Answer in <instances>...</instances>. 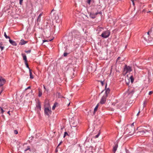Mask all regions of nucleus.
I'll list each match as a JSON object with an SVG mask.
<instances>
[{"label":"nucleus","mask_w":153,"mask_h":153,"mask_svg":"<svg viewBox=\"0 0 153 153\" xmlns=\"http://www.w3.org/2000/svg\"><path fill=\"white\" fill-rule=\"evenodd\" d=\"M132 126V127H134V123H132L130 126Z\"/></svg>","instance_id":"obj_36"},{"label":"nucleus","mask_w":153,"mask_h":153,"mask_svg":"<svg viewBox=\"0 0 153 153\" xmlns=\"http://www.w3.org/2000/svg\"><path fill=\"white\" fill-rule=\"evenodd\" d=\"M4 36L6 39L9 38V39H10V37L7 35L5 32L4 33Z\"/></svg>","instance_id":"obj_24"},{"label":"nucleus","mask_w":153,"mask_h":153,"mask_svg":"<svg viewBox=\"0 0 153 153\" xmlns=\"http://www.w3.org/2000/svg\"><path fill=\"white\" fill-rule=\"evenodd\" d=\"M58 106V103H57V102H55L53 106V107H52V109L53 110H54L55 109V108L56 107H57Z\"/></svg>","instance_id":"obj_13"},{"label":"nucleus","mask_w":153,"mask_h":153,"mask_svg":"<svg viewBox=\"0 0 153 153\" xmlns=\"http://www.w3.org/2000/svg\"><path fill=\"white\" fill-rule=\"evenodd\" d=\"M70 104V103H69L68 104V105H69V104Z\"/></svg>","instance_id":"obj_50"},{"label":"nucleus","mask_w":153,"mask_h":153,"mask_svg":"<svg viewBox=\"0 0 153 153\" xmlns=\"http://www.w3.org/2000/svg\"><path fill=\"white\" fill-rule=\"evenodd\" d=\"M152 30L153 29L152 28L150 31H149L147 32V34H146L145 35H144V36H143L144 38L146 41L147 40H149V38L148 39V38H147V36L148 37H149V33H152Z\"/></svg>","instance_id":"obj_6"},{"label":"nucleus","mask_w":153,"mask_h":153,"mask_svg":"<svg viewBox=\"0 0 153 153\" xmlns=\"http://www.w3.org/2000/svg\"><path fill=\"white\" fill-rule=\"evenodd\" d=\"M42 94V92L40 91H39V97H41Z\"/></svg>","instance_id":"obj_26"},{"label":"nucleus","mask_w":153,"mask_h":153,"mask_svg":"<svg viewBox=\"0 0 153 153\" xmlns=\"http://www.w3.org/2000/svg\"><path fill=\"white\" fill-rule=\"evenodd\" d=\"M55 151H56V152H58V150H57V149H56Z\"/></svg>","instance_id":"obj_46"},{"label":"nucleus","mask_w":153,"mask_h":153,"mask_svg":"<svg viewBox=\"0 0 153 153\" xmlns=\"http://www.w3.org/2000/svg\"><path fill=\"white\" fill-rule=\"evenodd\" d=\"M43 41V42H48V41L47 40H44Z\"/></svg>","instance_id":"obj_38"},{"label":"nucleus","mask_w":153,"mask_h":153,"mask_svg":"<svg viewBox=\"0 0 153 153\" xmlns=\"http://www.w3.org/2000/svg\"><path fill=\"white\" fill-rule=\"evenodd\" d=\"M42 13H40L39 16H38L37 21V22H39L41 21V17L42 16Z\"/></svg>","instance_id":"obj_12"},{"label":"nucleus","mask_w":153,"mask_h":153,"mask_svg":"<svg viewBox=\"0 0 153 153\" xmlns=\"http://www.w3.org/2000/svg\"><path fill=\"white\" fill-rule=\"evenodd\" d=\"M110 32L108 30H106L103 32L101 35V36L104 38H108L109 36Z\"/></svg>","instance_id":"obj_2"},{"label":"nucleus","mask_w":153,"mask_h":153,"mask_svg":"<svg viewBox=\"0 0 153 153\" xmlns=\"http://www.w3.org/2000/svg\"><path fill=\"white\" fill-rule=\"evenodd\" d=\"M6 82L5 79L0 76V87L3 86Z\"/></svg>","instance_id":"obj_7"},{"label":"nucleus","mask_w":153,"mask_h":153,"mask_svg":"<svg viewBox=\"0 0 153 153\" xmlns=\"http://www.w3.org/2000/svg\"><path fill=\"white\" fill-rule=\"evenodd\" d=\"M31 70L30 69L29 72H30V78L31 79L33 78V77L32 75V73L31 71Z\"/></svg>","instance_id":"obj_21"},{"label":"nucleus","mask_w":153,"mask_h":153,"mask_svg":"<svg viewBox=\"0 0 153 153\" xmlns=\"http://www.w3.org/2000/svg\"><path fill=\"white\" fill-rule=\"evenodd\" d=\"M118 147V145L117 143L115 144V146L113 147V151L115 152L117 150V148Z\"/></svg>","instance_id":"obj_14"},{"label":"nucleus","mask_w":153,"mask_h":153,"mask_svg":"<svg viewBox=\"0 0 153 153\" xmlns=\"http://www.w3.org/2000/svg\"><path fill=\"white\" fill-rule=\"evenodd\" d=\"M107 97L106 96V94H104L100 100V103L102 104H104L106 102V99Z\"/></svg>","instance_id":"obj_4"},{"label":"nucleus","mask_w":153,"mask_h":153,"mask_svg":"<svg viewBox=\"0 0 153 153\" xmlns=\"http://www.w3.org/2000/svg\"><path fill=\"white\" fill-rule=\"evenodd\" d=\"M150 12H151V11H149V12H148V13H150Z\"/></svg>","instance_id":"obj_49"},{"label":"nucleus","mask_w":153,"mask_h":153,"mask_svg":"<svg viewBox=\"0 0 153 153\" xmlns=\"http://www.w3.org/2000/svg\"><path fill=\"white\" fill-rule=\"evenodd\" d=\"M37 108L39 109V110H41V105L39 103H38L36 105Z\"/></svg>","instance_id":"obj_20"},{"label":"nucleus","mask_w":153,"mask_h":153,"mask_svg":"<svg viewBox=\"0 0 153 153\" xmlns=\"http://www.w3.org/2000/svg\"><path fill=\"white\" fill-rule=\"evenodd\" d=\"M68 134L66 132H65V136L66 135V134Z\"/></svg>","instance_id":"obj_42"},{"label":"nucleus","mask_w":153,"mask_h":153,"mask_svg":"<svg viewBox=\"0 0 153 153\" xmlns=\"http://www.w3.org/2000/svg\"><path fill=\"white\" fill-rule=\"evenodd\" d=\"M127 132H128L130 135L133 134L134 131V127L132 126H129L126 130Z\"/></svg>","instance_id":"obj_3"},{"label":"nucleus","mask_w":153,"mask_h":153,"mask_svg":"<svg viewBox=\"0 0 153 153\" xmlns=\"http://www.w3.org/2000/svg\"><path fill=\"white\" fill-rule=\"evenodd\" d=\"M140 113V111H139L138 112V113L137 114V116H138V115H139V114Z\"/></svg>","instance_id":"obj_44"},{"label":"nucleus","mask_w":153,"mask_h":153,"mask_svg":"<svg viewBox=\"0 0 153 153\" xmlns=\"http://www.w3.org/2000/svg\"><path fill=\"white\" fill-rule=\"evenodd\" d=\"M30 86H29L27 87V88L26 89H29L30 88Z\"/></svg>","instance_id":"obj_43"},{"label":"nucleus","mask_w":153,"mask_h":153,"mask_svg":"<svg viewBox=\"0 0 153 153\" xmlns=\"http://www.w3.org/2000/svg\"><path fill=\"white\" fill-rule=\"evenodd\" d=\"M153 93V91H150L149 92V94L150 95L152 94Z\"/></svg>","instance_id":"obj_33"},{"label":"nucleus","mask_w":153,"mask_h":153,"mask_svg":"<svg viewBox=\"0 0 153 153\" xmlns=\"http://www.w3.org/2000/svg\"><path fill=\"white\" fill-rule=\"evenodd\" d=\"M101 84H102V85H103V82L102 81H101Z\"/></svg>","instance_id":"obj_37"},{"label":"nucleus","mask_w":153,"mask_h":153,"mask_svg":"<svg viewBox=\"0 0 153 153\" xmlns=\"http://www.w3.org/2000/svg\"><path fill=\"white\" fill-rule=\"evenodd\" d=\"M10 111H8L7 113V114H9V115H10Z\"/></svg>","instance_id":"obj_39"},{"label":"nucleus","mask_w":153,"mask_h":153,"mask_svg":"<svg viewBox=\"0 0 153 153\" xmlns=\"http://www.w3.org/2000/svg\"><path fill=\"white\" fill-rule=\"evenodd\" d=\"M52 40H53V39H51V40H49V41H51Z\"/></svg>","instance_id":"obj_48"},{"label":"nucleus","mask_w":153,"mask_h":153,"mask_svg":"<svg viewBox=\"0 0 153 153\" xmlns=\"http://www.w3.org/2000/svg\"><path fill=\"white\" fill-rule=\"evenodd\" d=\"M0 107L5 110L8 109V106L5 103L3 104L2 106Z\"/></svg>","instance_id":"obj_10"},{"label":"nucleus","mask_w":153,"mask_h":153,"mask_svg":"<svg viewBox=\"0 0 153 153\" xmlns=\"http://www.w3.org/2000/svg\"><path fill=\"white\" fill-rule=\"evenodd\" d=\"M99 134H100L99 133L98 134H97V135H96L95 136V137L96 138H98L99 136Z\"/></svg>","instance_id":"obj_35"},{"label":"nucleus","mask_w":153,"mask_h":153,"mask_svg":"<svg viewBox=\"0 0 153 153\" xmlns=\"http://www.w3.org/2000/svg\"><path fill=\"white\" fill-rule=\"evenodd\" d=\"M76 126H77V125H76V124H75V123H73V126H73V127H76Z\"/></svg>","instance_id":"obj_32"},{"label":"nucleus","mask_w":153,"mask_h":153,"mask_svg":"<svg viewBox=\"0 0 153 153\" xmlns=\"http://www.w3.org/2000/svg\"><path fill=\"white\" fill-rule=\"evenodd\" d=\"M68 54V53H64V54H63L64 56H67V55Z\"/></svg>","instance_id":"obj_30"},{"label":"nucleus","mask_w":153,"mask_h":153,"mask_svg":"<svg viewBox=\"0 0 153 153\" xmlns=\"http://www.w3.org/2000/svg\"><path fill=\"white\" fill-rule=\"evenodd\" d=\"M74 40H75V42H76V43H77H77H79V42H76V40H75V39H74ZM76 45L77 46L76 47H78V44H77Z\"/></svg>","instance_id":"obj_29"},{"label":"nucleus","mask_w":153,"mask_h":153,"mask_svg":"<svg viewBox=\"0 0 153 153\" xmlns=\"http://www.w3.org/2000/svg\"><path fill=\"white\" fill-rule=\"evenodd\" d=\"M6 111V110L0 107V113L3 114V113Z\"/></svg>","instance_id":"obj_18"},{"label":"nucleus","mask_w":153,"mask_h":153,"mask_svg":"<svg viewBox=\"0 0 153 153\" xmlns=\"http://www.w3.org/2000/svg\"><path fill=\"white\" fill-rule=\"evenodd\" d=\"M28 149H29V148H28V149H27L25 150V151H26L27 150H28Z\"/></svg>","instance_id":"obj_47"},{"label":"nucleus","mask_w":153,"mask_h":153,"mask_svg":"<svg viewBox=\"0 0 153 153\" xmlns=\"http://www.w3.org/2000/svg\"><path fill=\"white\" fill-rule=\"evenodd\" d=\"M45 113L47 115H49L51 113V111L50 109L48 108H45Z\"/></svg>","instance_id":"obj_5"},{"label":"nucleus","mask_w":153,"mask_h":153,"mask_svg":"<svg viewBox=\"0 0 153 153\" xmlns=\"http://www.w3.org/2000/svg\"><path fill=\"white\" fill-rule=\"evenodd\" d=\"M98 13H95V14L94 15H93L92 13H91L90 15V17H91L92 18L94 19L95 17L98 14Z\"/></svg>","instance_id":"obj_16"},{"label":"nucleus","mask_w":153,"mask_h":153,"mask_svg":"<svg viewBox=\"0 0 153 153\" xmlns=\"http://www.w3.org/2000/svg\"><path fill=\"white\" fill-rule=\"evenodd\" d=\"M27 41H25L24 39H22L21 40V41L19 43V44L21 45H22L27 43Z\"/></svg>","instance_id":"obj_11"},{"label":"nucleus","mask_w":153,"mask_h":153,"mask_svg":"<svg viewBox=\"0 0 153 153\" xmlns=\"http://www.w3.org/2000/svg\"><path fill=\"white\" fill-rule=\"evenodd\" d=\"M114 153H115V152H114Z\"/></svg>","instance_id":"obj_52"},{"label":"nucleus","mask_w":153,"mask_h":153,"mask_svg":"<svg viewBox=\"0 0 153 153\" xmlns=\"http://www.w3.org/2000/svg\"><path fill=\"white\" fill-rule=\"evenodd\" d=\"M147 131L146 130H141L137 132V134L138 135L140 136L143 134Z\"/></svg>","instance_id":"obj_8"},{"label":"nucleus","mask_w":153,"mask_h":153,"mask_svg":"<svg viewBox=\"0 0 153 153\" xmlns=\"http://www.w3.org/2000/svg\"><path fill=\"white\" fill-rule=\"evenodd\" d=\"M25 52H26L27 53H30V52L31 51L30 50H28V51H25Z\"/></svg>","instance_id":"obj_34"},{"label":"nucleus","mask_w":153,"mask_h":153,"mask_svg":"<svg viewBox=\"0 0 153 153\" xmlns=\"http://www.w3.org/2000/svg\"><path fill=\"white\" fill-rule=\"evenodd\" d=\"M23 0H19V4L21 5L22 4Z\"/></svg>","instance_id":"obj_31"},{"label":"nucleus","mask_w":153,"mask_h":153,"mask_svg":"<svg viewBox=\"0 0 153 153\" xmlns=\"http://www.w3.org/2000/svg\"><path fill=\"white\" fill-rule=\"evenodd\" d=\"M120 58V57H118V58L117 59V60H119Z\"/></svg>","instance_id":"obj_45"},{"label":"nucleus","mask_w":153,"mask_h":153,"mask_svg":"<svg viewBox=\"0 0 153 153\" xmlns=\"http://www.w3.org/2000/svg\"><path fill=\"white\" fill-rule=\"evenodd\" d=\"M130 79H131V83H133L134 81V78L133 76H131L130 77Z\"/></svg>","instance_id":"obj_23"},{"label":"nucleus","mask_w":153,"mask_h":153,"mask_svg":"<svg viewBox=\"0 0 153 153\" xmlns=\"http://www.w3.org/2000/svg\"><path fill=\"white\" fill-rule=\"evenodd\" d=\"M110 90L109 88L106 90L105 93L104 94H106V96H108V94L109 93Z\"/></svg>","instance_id":"obj_15"},{"label":"nucleus","mask_w":153,"mask_h":153,"mask_svg":"<svg viewBox=\"0 0 153 153\" xmlns=\"http://www.w3.org/2000/svg\"><path fill=\"white\" fill-rule=\"evenodd\" d=\"M3 91V89L2 87H0V94Z\"/></svg>","instance_id":"obj_27"},{"label":"nucleus","mask_w":153,"mask_h":153,"mask_svg":"<svg viewBox=\"0 0 153 153\" xmlns=\"http://www.w3.org/2000/svg\"><path fill=\"white\" fill-rule=\"evenodd\" d=\"M61 143H62V142H61L58 145L57 147H58L60 145V144H61Z\"/></svg>","instance_id":"obj_40"},{"label":"nucleus","mask_w":153,"mask_h":153,"mask_svg":"<svg viewBox=\"0 0 153 153\" xmlns=\"http://www.w3.org/2000/svg\"><path fill=\"white\" fill-rule=\"evenodd\" d=\"M124 70L123 72L125 74H126L127 73L130 72L132 71L131 67L127 65H125L124 68Z\"/></svg>","instance_id":"obj_1"},{"label":"nucleus","mask_w":153,"mask_h":153,"mask_svg":"<svg viewBox=\"0 0 153 153\" xmlns=\"http://www.w3.org/2000/svg\"><path fill=\"white\" fill-rule=\"evenodd\" d=\"M44 88H45V87L44 86Z\"/></svg>","instance_id":"obj_51"},{"label":"nucleus","mask_w":153,"mask_h":153,"mask_svg":"<svg viewBox=\"0 0 153 153\" xmlns=\"http://www.w3.org/2000/svg\"><path fill=\"white\" fill-rule=\"evenodd\" d=\"M98 105L97 104L94 109V113H95L96 111H97V110L98 108Z\"/></svg>","instance_id":"obj_22"},{"label":"nucleus","mask_w":153,"mask_h":153,"mask_svg":"<svg viewBox=\"0 0 153 153\" xmlns=\"http://www.w3.org/2000/svg\"><path fill=\"white\" fill-rule=\"evenodd\" d=\"M9 41L10 43L13 45L16 46L17 45V44L15 41H14L10 39H9Z\"/></svg>","instance_id":"obj_9"},{"label":"nucleus","mask_w":153,"mask_h":153,"mask_svg":"<svg viewBox=\"0 0 153 153\" xmlns=\"http://www.w3.org/2000/svg\"><path fill=\"white\" fill-rule=\"evenodd\" d=\"M132 2L133 4V5H134V1L133 0H132Z\"/></svg>","instance_id":"obj_41"},{"label":"nucleus","mask_w":153,"mask_h":153,"mask_svg":"<svg viewBox=\"0 0 153 153\" xmlns=\"http://www.w3.org/2000/svg\"><path fill=\"white\" fill-rule=\"evenodd\" d=\"M25 64L26 66V67L28 68L29 70H30V68L29 67V65L27 64V62H25Z\"/></svg>","instance_id":"obj_25"},{"label":"nucleus","mask_w":153,"mask_h":153,"mask_svg":"<svg viewBox=\"0 0 153 153\" xmlns=\"http://www.w3.org/2000/svg\"><path fill=\"white\" fill-rule=\"evenodd\" d=\"M14 133L15 134H17L18 133V131L16 130H15L14 131Z\"/></svg>","instance_id":"obj_28"},{"label":"nucleus","mask_w":153,"mask_h":153,"mask_svg":"<svg viewBox=\"0 0 153 153\" xmlns=\"http://www.w3.org/2000/svg\"><path fill=\"white\" fill-rule=\"evenodd\" d=\"M3 45L2 42L0 43V48L1 49V50H2L4 48V47L3 46Z\"/></svg>","instance_id":"obj_19"},{"label":"nucleus","mask_w":153,"mask_h":153,"mask_svg":"<svg viewBox=\"0 0 153 153\" xmlns=\"http://www.w3.org/2000/svg\"><path fill=\"white\" fill-rule=\"evenodd\" d=\"M22 55L23 56L24 60H25V62H27V57H26V56L23 54H22Z\"/></svg>","instance_id":"obj_17"}]
</instances>
